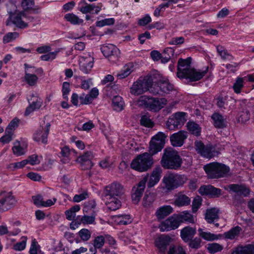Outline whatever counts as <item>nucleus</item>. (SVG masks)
Returning a JSON list of instances; mask_svg holds the SVG:
<instances>
[{"instance_id": "1", "label": "nucleus", "mask_w": 254, "mask_h": 254, "mask_svg": "<svg viewBox=\"0 0 254 254\" xmlns=\"http://www.w3.org/2000/svg\"><path fill=\"white\" fill-rule=\"evenodd\" d=\"M166 137L165 134L161 132L153 136L150 142L149 153L138 155L132 161L131 168L139 172H145L151 168L154 163L152 156L162 150Z\"/></svg>"}, {"instance_id": "2", "label": "nucleus", "mask_w": 254, "mask_h": 254, "mask_svg": "<svg viewBox=\"0 0 254 254\" xmlns=\"http://www.w3.org/2000/svg\"><path fill=\"white\" fill-rule=\"evenodd\" d=\"M191 59H180L178 63L177 76L179 78L189 79V81H195L201 79L206 73L207 68L203 71L197 70L190 66Z\"/></svg>"}, {"instance_id": "3", "label": "nucleus", "mask_w": 254, "mask_h": 254, "mask_svg": "<svg viewBox=\"0 0 254 254\" xmlns=\"http://www.w3.org/2000/svg\"><path fill=\"white\" fill-rule=\"evenodd\" d=\"M182 163V159L176 150L172 148L164 150L161 164L164 169L178 170Z\"/></svg>"}, {"instance_id": "4", "label": "nucleus", "mask_w": 254, "mask_h": 254, "mask_svg": "<svg viewBox=\"0 0 254 254\" xmlns=\"http://www.w3.org/2000/svg\"><path fill=\"white\" fill-rule=\"evenodd\" d=\"M203 169L211 179L226 177L230 175V168L225 164L212 162L204 166Z\"/></svg>"}, {"instance_id": "5", "label": "nucleus", "mask_w": 254, "mask_h": 254, "mask_svg": "<svg viewBox=\"0 0 254 254\" xmlns=\"http://www.w3.org/2000/svg\"><path fill=\"white\" fill-rule=\"evenodd\" d=\"M152 81L148 76L140 77L134 82L130 88V92L132 95L138 96L148 90L150 91Z\"/></svg>"}, {"instance_id": "6", "label": "nucleus", "mask_w": 254, "mask_h": 254, "mask_svg": "<svg viewBox=\"0 0 254 254\" xmlns=\"http://www.w3.org/2000/svg\"><path fill=\"white\" fill-rule=\"evenodd\" d=\"M140 102L149 110L156 112L164 107L167 103V100L164 98H158L144 96L140 98Z\"/></svg>"}, {"instance_id": "7", "label": "nucleus", "mask_w": 254, "mask_h": 254, "mask_svg": "<svg viewBox=\"0 0 254 254\" xmlns=\"http://www.w3.org/2000/svg\"><path fill=\"white\" fill-rule=\"evenodd\" d=\"M10 6L13 8V11L8 10V12L9 16L6 21V25H9L11 22L12 24L18 28L23 29L28 27V23L23 21L22 19V16H24V14L21 12L15 13L16 11V6L13 3H10Z\"/></svg>"}, {"instance_id": "8", "label": "nucleus", "mask_w": 254, "mask_h": 254, "mask_svg": "<svg viewBox=\"0 0 254 254\" xmlns=\"http://www.w3.org/2000/svg\"><path fill=\"white\" fill-rule=\"evenodd\" d=\"M101 50L103 55L108 57L109 60L112 63H116L118 61L120 56V50L113 44L103 45Z\"/></svg>"}, {"instance_id": "9", "label": "nucleus", "mask_w": 254, "mask_h": 254, "mask_svg": "<svg viewBox=\"0 0 254 254\" xmlns=\"http://www.w3.org/2000/svg\"><path fill=\"white\" fill-rule=\"evenodd\" d=\"M186 115L184 112L176 113L173 118H170L167 121V127L170 130L180 128L187 121Z\"/></svg>"}, {"instance_id": "10", "label": "nucleus", "mask_w": 254, "mask_h": 254, "mask_svg": "<svg viewBox=\"0 0 254 254\" xmlns=\"http://www.w3.org/2000/svg\"><path fill=\"white\" fill-rule=\"evenodd\" d=\"M194 145L197 152L204 157L210 158L215 155V148L211 145L205 146L202 142L196 141Z\"/></svg>"}, {"instance_id": "11", "label": "nucleus", "mask_w": 254, "mask_h": 254, "mask_svg": "<svg viewBox=\"0 0 254 254\" xmlns=\"http://www.w3.org/2000/svg\"><path fill=\"white\" fill-rule=\"evenodd\" d=\"M124 192L123 187L117 182L106 186L104 190L105 196L120 197Z\"/></svg>"}, {"instance_id": "12", "label": "nucleus", "mask_w": 254, "mask_h": 254, "mask_svg": "<svg viewBox=\"0 0 254 254\" xmlns=\"http://www.w3.org/2000/svg\"><path fill=\"white\" fill-rule=\"evenodd\" d=\"M16 202L15 197L11 192L6 193L0 198V212L10 209L15 206Z\"/></svg>"}, {"instance_id": "13", "label": "nucleus", "mask_w": 254, "mask_h": 254, "mask_svg": "<svg viewBox=\"0 0 254 254\" xmlns=\"http://www.w3.org/2000/svg\"><path fill=\"white\" fill-rule=\"evenodd\" d=\"M180 225L177 215H173L162 222L159 228L161 232L169 231L177 229Z\"/></svg>"}, {"instance_id": "14", "label": "nucleus", "mask_w": 254, "mask_h": 254, "mask_svg": "<svg viewBox=\"0 0 254 254\" xmlns=\"http://www.w3.org/2000/svg\"><path fill=\"white\" fill-rule=\"evenodd\" d=\"M50 124L47 123L45 127L40 126L33 134V139L38 142L47 144L49 133Z\"/></svg>"}, {"instance_id": "15", "label": "nucleus", "mask_w": 254, "mask_h": 254, "mask_svg": "<svg viewBox=\"0 0 254 254\" xmlns=\"http://www.w3.org/2000/svg\"><path fill=\"white\" fill-rule=\"evenodd\" d=\"M174 89V86L170 84L167 79H164L156 87L151 88L150 92L154 95H163V94L170 93Z\"/></svg>"}, {"instance_id": "16", "label": "nucleus", "mask_w": 254, "mask_h": 254, "mask_svg": "<svg viewBox=\"0 0 254 254\" xmlns=\"http://www.w3.org/2000/svg\"><path fill=\"white\" fill-rule=\"evenodd\" d=\"M148 177H144L132 189L131 195L132 199L134 203H137L139 201L144 192L145 184L147 181Z\"/></svg>"}, {"instance_id": "17", "label": "nucleus", "mask_w": 254, "mask_h": 254, "mask_svg": "<svg viewBox=\"0 0 254 254\" xmlns=\"http://www.w3.org/2000/svg\"><path fill=\"white\" fill-rule=\"evenodd\" d=\"M93 155L91 151H86L83 155L78 157L76 161L80 164L82 170H89L93 166L91 160Z\"/></svg>"}, {"instance_id": "18", "label": "nucleus", "mask_w": 254, "mask_h": 254, "mask_svg": "<svg viewBox=\"0 0 254 254\" xmlns=\"http://www.w3.org/2000/svg\"><path fill=\"white\" fill-rule=\"evenodd\" d=\"M171 238L166 235H161L157 237L154 242L155 247L157 248L159 254H166V251L170 243Z\"/></svg>"}, {"instance_id": "19", "label": "nucleus", "mask_w": 254, "mask_h": 254, "mask_svg": "<svg viewBox=\"0 0 254 254\" xmlns=\"http://www.w3.org/2000/svg\"><path fill=\"white\" fill-rule=\"evenodd\" d=\"M188 137V132L181 130L173 133L170 136V139L172 146L174 147H181Z\"/></svg>"}, {"instance_id": "20", "label": "nucleus", "mask_w": 254, "mask_h": 254, "mask_svg": "<svg viewBox=\"0 0 254 254\" xmlns=\"http://www.w3.org/2000/svg\"><path fill=\"white\" fill-rule=\"evenodd\" d=\"M220 189L214 188L211 185L203 186L199 188V192L201 195H210L211 197H217L221 194Z\"/></svg>"}, {"instance_id": "21", "label": "nucleus", "mask_w": 254, "mask_h": 254, "mask_svg": "<svg viewBox=\"0 0 254 254\" xmlns=\"http://www.w3.org/2000/svg\"><path fill=\"white\" fill-rule=\"evenodd\" d=\"M230 192H235L239 195L247 196L250 192V190L244 185L231 184L228 186Z\"/></svg>"}, {"instance_id": "22", "label": "nucleus", "mask_w": 254, "mask_h": 254, "mask_svg": "<svg viewBox=\"0 0 254 254\" xmlns=\"http://www.w3.org/2000/svg\"><path fill=\"white\" fill-rule=\"evenodd\" d=\"M94 58L90 56L82 57L80 60V69L85 73H88L93 66Z\"/></svg>"}, {"instance_id": "23", "label": "nucleus", "mask_w": 254, "mask_h": 254, "mask_svg": "<svg viewBox=\"0 0 254 254\" xmlns=\"http://www.w3.org/2000/svg\"><path fill=\"white\" fill-rule=\"evenodd\" d=\"M30 101L31 102H30V105L26 108L25 112L26 115H28L34 110L39 109L42 103V100L34 94H32V97Z\"/></svg>"}, {"instance_id": "24", "label": "nucleus", "mask_w": 254, "mask_h": 254, "mask_svg": "<svg viewBox=\"0 0 254 254\" xmlns=\"http://www.w3.org/2000/svg\"><path fill=\"white\" fill-rule=\"evenodd\" d=\"M162 169L160 167H156L153 169L147 184L148 188L153 187L159 181Z\"/></svg>"}, {"instance_id": "25", "label": "nucleus", "mask_w": 254, "mask_h": 254, "mask_svg": "<svg viewBox=\"0 0 254 254\" xmlns=\"http://www.w3.org/2000/svg\"><path fill=\"white\" fill-rule=\"evenodd\" d=\"M106 204L107 208L112 211H115L120 208L121 202L119 199V197L105 196Z\"/></svg>"}, {"instance_id": "26", "label": "nucleus", "mask_w": 254, "mask_h": 254, "mask_svg": "<svg viewBox=\"0 0 254 254\" xmlns=\"http://www.w3.org/2000/svg\"><path fill=\"white\" fill-rule=\"evenodd\" d=\"M195 234V229L188 226L181 230V237L185 242H188L193 237Z\"/></svg>"}, {"instance_id": "27", "label": "nucleus", "mask_w": 254, "mask_h": 254, "mask_svg": "<svg viewBox=\"0 0 254 254\" xmlns=\"http://www.w3.org/2000/svg\"><path fill=\"white\" fill-rule=\"evenodd\" d=\"M173 211V208L170 205H164L159 209L156 212V216L159 219H164Z\"/></svg>"}, {"instance_id": "28", "label": "nucleus", "mask_w": 254, "mask_h": 254, "mask_svg": "<svg viewBox=\"0 0 254 254\" xmlns=\"http://www.w3.org/2000/svg\"><path fill=\"white\" fill-rule=\"evenodd\" d=\"M214 126L217 128H223L226 126V120L218 113H214L211 117Z\"/></svg>"}, {"instance_id": "29", "label": "nucleus", "mask_w": 254, "mask_h": 254, "mask_svg": "<svg viewBox=\"0 0 254 254\" xmlns=\"http://www.w3.org/2000/svg\"><path fill=\"white\" fill-rule=\"evenodd\" d=\"M232 254H254V245L249 244L244 247H238Z\"/></svg>"}, {"instance_id": "30", "label": "nucleus", "mask_w": 254, "mask_h": 254, "mask_svg": "<svg viewBox=\"0 0 254 254\" xmlns=\"http://www.w3.org/2000/svg\"><path fill=\"white\" fill-rule=\"evenodd\" d=\"M218 209L215 208L208 209L205 213V218L209 223L214 222L219 218Z\"/></svg>"}, {"instance_id": "31", "label": "nucleus", "mask_w": 254, "mask_h": 254, "mask_svg": "<svg viewBox=\"0 0 254 254\" xmlns=\"http://www.w3.org/2000/svg\"><path fill=\"white\" fill-rule=\"evenodd\" d=\"M190 198L187 195L179 193L176 198L174 203L178 206H186L190 204Z\"/></svg>"}, {"instance_id": "32", "label": "nucleus", "mask_w": 254, "mask_h": 254, "mask_svg": "<svg viewBox=\"0 0 254 254\" xmlns=\"http://www.w3.org/2000/svg\"><path fill=\"white\" fill-rule=\"evenodd\" d=\"M187 129L190 132L196 136L200 135L201 127L193 122H189L187 124Z\"/></svg>"}, {"instance_id": "33", "label": "nucleus", "mask_w": 254, "mask_h": 254, "mask_svg": "<svg viewBox=\"0 0 254 254\" xmlns=\"http://www.w3.org/2000/svg\"><path fill=\"white\" fill-rule=\"evenodd\" d=\"M241 231L242 228L240 227L237 226L232 228L229 231L224 233V236L226 239L233 240L238 237L240 232Z\"/></svg>"}, {"instance_id": "34", "label": "nucleus", "mask_w": 254, "mask_h": 254, "mask_svg": "<svg viewBox=\"0 0 254 254\" xmlns=\"http://www.w3.org/2000/svg\"><path fill=\"white\" fill-rule=\"evenodd\" d=\"M113 107L114 110L121 111L123 109L124 102L120 96H115L112 99Z\"/></svg>"}, {"instance_id": "35", "label": "nucleus", "mask_w": 254, "mask_h": 254, "mask_svg": "<svg viewBox=\"0 0 254 254\" xmlns=\"http://www.w3.org/2000/svg\"><path fill=\"white\" fill-rule=\"evenodd\" d=\"M163 182L165 184L164 188L168 191L173 190L177 188L170 174L164 177Z\"/></svg>"}, {"instance_id": "36", "label": "nucleus", "mask_w": 254, "mask_h": 254, "mask_svg": "<svg viewBox=\"0 0 254 254\" xmlns=\"http://www.w3.org/2000/svg\"><path fill=\"white\" fill-rule=\"evenodd\" d=\"M170 175L177 188L182 186L187 180L186 176L184 175L170 174Z\"/></svg>"}, {"instance_id": "37", "label": "nucleus", "mask_w": 254, "mask_h": 254, "mask_svg": "<svg viewBox=\"0 0 254 254\" xmlns=\"http://www.w3.org/2000/svg\"><path fill=\"white\" fill-rule=\"evenodd\" d=\"M13 154L16 156H21L24 155L26 152V147L21 146L19 141H16L14 143V145L12 147Z\"/></svg>"}, {"instance_id": "38", "label": "nucleus", "mask_w": 254, "mask_h": 254, "mask_svg": "<svg viewBox=\"0 0 254 254\" xmlns=\"http://www.w3.org/2000/svg\"><path fill=\"white\" fill-rule=\"evenodd\" d=\"M64 19L73 25H79L83 22V19H80L77 16L72 13L66 14L64 15Z\"/></svg>"}, {"instance_id": "39", "label": "nucleus", "mask_w": 254, "mask_h": 254, "mask_svg": "<svg viewBox=\"0 0 254 254\" xmlns=\"http://www.w3.org/2000/svg\"><path fill=\"white\" fill-rule=\"evenodd\" d=\"M115 221L119 225H127L131 222V218L129 215H120L114 217Z\"/></svg>"}, {"instance_id": "40", "label": "nucleus", "mask_w": 254, "mask_h": 254, "mask_svg": "<svg viewBox=\"0 0 254 254\" xmlns=\"http://www.w3.org/2000/svg\"><path fill=\"white\" fill-rule=\"evenodd\" d=\"M174 53V50L171 48H166L164 50V52L161 56V58L160 60L161 61V63L165 64L167 63L173 56Z\"/></svg>"}, {"instance_id": "41", "label": "nucleus", "mask_w": 254, "mask_h": 254, "mask_svg": "<svg viewBox=\"0 0 254 254\" xmlns=\"http://www.w3.org/2000/svg\"><path fill=\"white\" fill-rule=\"evenodd\" d=\"M177 217L180 224L184 222H188L190 223L193 222V219L192 215L187 211L183 212L180 214L177 215Z\"/></svg>"}, {"instance_id": "42", "label": "nucleus", "mask_w": 254, "mask_h": 254, "mask_svg": "<svg viewBox=\"0 0 254 254\" xmlns=\"http://www.w3.org/2000/svg\"><path fill=\"white\" fill-rule=\"evenodd\" d=\"M24 78L27 84L30 86L35 85L38 80L37 76L35 74L27 72V70L25 71Z\"/></svg>"}, {"instance_id": "43", "label": "nucleus", "mask_w": 254, "mask_h": 254, "mask_svg": "<svg viewBox=\"0 0 254 254\" xmlns=\"http://www.w3.org/2000/svg\"><path fill=\"white\" fill-rule=\"evenodd\" d=\"M155 199V195L154 193L149 192L148 194L146 192L143 200V205L145 207H149L153 203Z\"/></svg>"}, {"instance_id": "44", "label": "nucleus", "mask_w": 254, "mask_h": 254, "mask_svg": "<svg viewBox=\"0 0 254 254\" xmlns=\"http://www.w3.org/2000/svg\"><path fill=\"white\" fill-rule=\"evenodd\" d=\"M19 37V33L16 32H8L3 37V43H8L15 40Z\"/></svg>"}, {"instance_id": "45", "label": "nucleus", "mask_w": 254, "mask_h": 254, "mask_svg": "<svg viewBox=\"0 0 254 254\" xmlns=\"http://www.w3.org/2000/svg\"><path fill=\"white\" fill-rule=\"evenodd\" d=\"M198 231L199 232V236L205 240L212 241L217 239V237L215 235L211 234L210 232H203L202 229L201 228H199L198 230Z\"/></svg>"}, {"instance_id": "46", "label": "nucleus", "mask_w": 254, "mask_h": 254, "mask_svg": "<svg viewBox=\"0 0 254 254\" xmlns=\"http://www.w3.org/2000/svg\"><path fill=\"white\" fill-rule=\"evenodd\" d=\"M150 79H152V83L155 82L158 85L165 78L163 77L158 71H153L149 76H147Z\"/></svg>"}, {"instance_id": "47", "label": "nucleus", "mask_w": 254, "mask_h": 254, "mask_svg": "<svg viewBox=\"0 0 254 254\" xmlns=\"http://www.w3.org/2000/svg\"><path fill=\"white\" fill-rule=\"evenodd\" d=\"M244 87V78L238 77L237 78L236 82L234 83L233 88L236 93H240L241 89Z\"/></svg>"}, {"instance_id": "48", "label": "nucleus", "mask_w": 254, "mask_h": 254, "mask_svg": "<svg viewBox=\"0 0 254 254\" xmlns=\"http://www.w3.org/2000/svg\"><path fill=\"white\" fill-rule=\"evenodd\" d=\"M217 51L223 60L229 59V58L230 59L233 58L232 56L228 53L227 50L222 46H218L217 47Z\"/></svg>"}, {"instance_id": "49", "label": "nucleus", "mask_w": 254, "mask_h": 254, "mask_svg": "<svg viewBox=\"0 0 254 254\" xmlns=\"http://www.w3.org/2000/svg\"><path fill=\"white\" fill-rule=\"evenodd\" d=\"M115 19L113 18H107L102 20L97 21L96 25L97 27H103L106 25H111L115 23Z\"/></svg>"}, {"instance_id": "50", "label": "nucleus", "mask_w": 254, "mask_h": 254, "mask_svg": "<svg viewBox=\"0 0 254 254\" xmlns=\"http://www.w3.org/2000/svg\"><path fill=\"white\" fill-rule=\"evenodd\" d=\"M223 247L217 243H212L208 245L207 249L211 254H214L221 251Z\"/></svg>"}, {"instance_id": "51", "label": "nucleus", "mask_w": 254, "mask_h": 254, "mask_svg": "<svg viewBox=\"0 0 254 254\" xmlns=\"http://www.w3.org/2000/svg\"><path fill=\"white\" fill-rule=\"evenodd\" d=\"M131 72V68L128 66H126L117 74V76L120 79H123L129 75Z\"/></svg>"}, {"instance_id": "52", "label": "nucleus", "mask_w": 254, "mask_h": 254, "mask_svg": "<svg viewBox=\"0 0 254 254\" xmlns=\"http://www.w3.org/2000/svg\"><path fill=\"white\" fill-rule=\"evenodd\" d=\"M80 103L82 105L89 104L92 103L93 99L89 94H82L79 97Z\"/></svg>"}, {"instance_id": "53", "label": "nucleus", "mask_w": 254, "mask_h": 254, "mask_svg": "<svg viewBox=\"0 0 254 254\" xmlns=\"http://www.w3.org/2000/svg\"><path fill=\"white\" fill-rule=\"evenodd\" d=\"M58 52H59V51L50 52L47 54L41 56L40 58L42 61H53L56 58Z\"/></svg>"}, {"instance_id": "54", "label": "nucleus", "mask_w": 254, "mask_h": 254, "mask_svg": "<svg viewBox=\"0 0 254 254\" xmlns=\"http://www.w3.org/2000/svg\"><path fill=\"white\" fill-rule=\"evenodd\" d=\"M201 239L196 237L194 239L190 240L189 246L192 249H197L201 247Z\"/></svg>"}, {"instance_id": "55", "label": "nucleus", "mask_w": 254, "mask_h": 254, "mask_svg": "<svg viewBox=\"0 0 254 254\" xmlns=\"http://www.w3.org/2000/svg\"><path fill=\"white\" fill-rule=\"evenodd\" d=\"M105 243V238L102 236H97L94 241V246L97 249H100Z\"/></svg>"}, {"instance_id": "56", "label": "nucleus", "mask_w": 254, "mask_h": 254, "mask_svg": "<svg viewBox=\"0 0 254 254\" xmlns=\"http://www.w3.org/2000/svg\"><path fill=\"white\" fill-rule=\"evenodd\" d=\"M95 8V5L93 4H87L86 3L85 5L81 6L79 10L83 14H86L87 13L91 12Z\"/></svg>"}, {"instance_id": "57", "label": "nucleus", "mask_w": 254, "mask_h": 254, "mask_svg": "<svg viewBox=\"0 0 254 254\" xmlns=\"http://www.w3.org/2000/svg\"><path fill=\"white\" fill-rule=\"evenodd\" d=\"M79 235L82 240L87 241L91 237V233L88 229H82L79 232Z\"/></svg>"}, {"instance_id": "58", "label": "nucleus", "mask_w": 254, "mask_h": 254, "mask_svg": "<svg viewBox=\"0 0 254 254\" xmlns=\"http://www.w3.org/2000/svg\"><path fill=\"white\" fill-rule=\"evenodd\" d=\"M88 196V193L86 191H84L82 193L79 194H75L73 198V201L75 202H79L85 199Z\"/></svg>"}, {"instance_id": "59", "label": "nucleus", "mask_w": 254, "mask_h": 254, "mask_svg": "<svg viewBox=\"0 0 254 254\" xmlns=\"http://www.w3.org/2000/svg\"><path fill=\"white\" fill-rule=\"evenodd\" d=\"M69 83L67 82H64L63 83L62 92L63 97L64 99H67V95L70 92Z\"/></svg>"}, {"instance_id": "60", "label": "nucleus", "mask_w": 254, "mask_h": 254, "mask_svg": "<svg viewBox=\"0 0 254 254\" xmlns=\"http://www.w3.org/2000/svg\"><path fill=\"white\" fill-rule=\"evenodd\" d=\"M34 5V1L33 0H22L21 2V6L25 10L32 8Z\"/></svg>"}, {"instance_id": "61", "label": "nucleus", "mask_w": 254, "mask_h": 254, "mask_svg": "<svg viewBox=\"0 0 254 254\" xmlns=\"http://www.w3.org/2000/svg\"><path fill=\"white\" fill-rule=\"evenodd\" d=\"M151 37L150 33L148 31H146L144 33L139 34L138 39L139 40L140 43L143 44L146 39H150Z\"/></svg>"}, {"instance_id": "62", "label": "nucleus", "mask_w": 254, "mask_h": 254, "mask_svg": "<svg viewBox=\"0 0 254 254\" xmlns=\"http://www.w3.org/2000/svg\"><path fill=\"white\" fill-rule=\"evenodd\" d=\"M250 118V114L249 111H243L239 117V121L242 123H245L249 120Z\"/></svg>"}, {"instance_id": "63", "label": "nucleus", "mask_w": 254, "mask_h": 254, "mask_svg": "<svg viewBox=\"0 0 254 254\" xmlns=\"http://www.w3.org/2000/svg\"><path fill=\"white\" fill-rule=\"evenodd\" d=\"M82 223L86 224H90L95 221V217L93 216L84 215L81 219Z\"/></svg>"}, {"instance_id": "64", "label": "nucleus", "mask_w": 254, "mask_h": 254, "mask_svg": "<svg viewBox=\"0 0 254 254\" xmlns=\"http://www.w3.org/2000/svg\"><path fill=\"white\" fill-rule=\"evenodd\" d=\"M168 254H186L183 248L179 247L176 251L175 247H170Z\"/></svg>"}]
</instances>
